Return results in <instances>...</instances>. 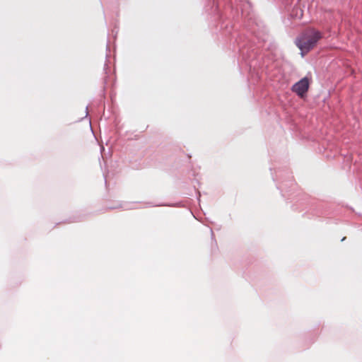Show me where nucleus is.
<instances>
[{
  "instance_id": "nucleus-1",
  "label": "nucleus",
  "mask_w": 362,
  "mask_h": 362,
  "mask_svg": "<svg viewBox=\"0 0 362 362\" xmlns=\"http://www.w3.org/2000/svg\"><path fill=\"white\" fill-rule=\"evenodd\" d=\"M322 37V34L314 28L305 30L296 39V45L302 52H308Z\"/></svg>"
},
{
  "instance_id": "nucleus-2",
  "label": "nucleus",
  "mask_w": 362,
  "mask_h": 362,
  "mask_svg": "<svg viewBox=\"0 0 362 362\" xmlns=\"http://www.w3.org/2000/svg\"><path fill=\"white\" fill-rule=\"evenodd\" d=\"M310 86V81L308 77H304L293 85L291 90L298 96L303 98L306 95Z\"/></svg>"
},
{
  "instance_id": "nucleus-3",
  "label": "nucleus",
  "mask_w": 362,
  "mask_h": 362,
  "mask_svg": "<svg viewBox=\"0 0 362 362\" xmlns=\"http://www.w3.org/2000/svg\"><path fill=\"white\" fill-rule=\"evenodd\" d=\"M291 15L293 17L301 18L303 16V11L298 7H294Z\"/></svg>"
},
{
  "instance_id": "nucleus-4",
  "label": "nucleus",
  "mask_w": 362,
  "mask_h": 362,
  "mask_svg": "<svg viewBox=\"0 0 362 362\" xmlns=\"http://www.w3.org/2000/svg\"><path fill=\"white\" fill-rule=\"evenodd\" d=\"M86 114H88V107H86Z\"/></svg>"
}]
</instances>
